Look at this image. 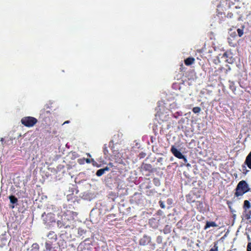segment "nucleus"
Masks as SVG:
<instances>
[{"mask_svg": "<svg viewBox=\"0 0 251 251\" xmlns=\"http://www.w3.org/2000/svg\"><path fill=\"white\" fill-rule=\"evenodd\" d=\"M74 219L73 212L67 210L63 214L61 220L57 221V226L59 228L73 229L74 227Z\"/></svg>", "mask_w": 251, "mask_h": 251, "instance_id": "obj_1", "label": "nucleus"}, {"mask_svg": "<svg viewBox=\"0 0 251 251\" xmlns=\"http://www.w3.org/2000/svg\"><path fill=\"white\" fill-rule=\"evenodd\" d=\"M235 190V196L239 197L249 191L250 189L247 182L245 180H242L238 183Z\"/></svg>", "mask_w": 251, "mask_h": 251, "instance_id": "obj_2", "label": "nucleus"}, {"mask_svg": "<svg viewBox=\"0 0 251 251\" xmlns=\"http://www.w3.org/2000/svg\"><path fill=\"white\" fill-rule=\"evenodd\" d=\"M21 122L22 125L27 127H33L38 122L36 118L31 116H25L22 118Z\"/></svg>", "mask_w": 251, "mask_h": 251, "instance_id": "obj_3", "label": "nucleus"}, {"mask_svg": "<svg viewBox=\"0 0 251 251\" xmlns=\"http://www.w3.org/2000/svg\"><path fill=\"white\" fill-rule=\"evenodd\" d=\"M40 116L45 120L47 118H50L51 117V112L50 110L44 108L40 111Z\"/></svg>", "mask_w": 251, "mask_h": 251, "instance_id": "obj_4", "label": "nucleus"}, {"mask_svg": "<svg viewBox=\"0 0 251 251\" xmlns=\"http://www.w3.org/2000/svg\"><path fill=\"white\" fill-rule=\"evenodd\" d=\"M45 213H44L42 215V217L43 218V220L45 222V224H48L50 223H52L54 222V217H53V214L52 213H49L47 215H46V218H44V214Z\"/></svg>", "mask_w": 251, "mask_h": 251, "instance_id": "obj_5", "label": "nucleus"}, {"mask_svg": "<svg viewBox=\"0 0 251 251\" xmlns=\"http://www.w3.org/2000/svg\"><path fill=\"white\" fill-rule=\"evenodd\" d=\"M171 151L175 156L176 157L181 159L183 158V155L177 150V149L174 146H172L171 149Z\"/></svg>", "mask_w": 251, "mask_h": 251, "instance_id": "obj_6", "label": "nucleus"}, {"mask_svg": "<svg viewBox=\"0 0 251 251\" xmlns=\"http://www.w3.org/2000/svg\"><path fill=\"white\" fill-rule=\"evenodd\" d=\"M52 241L50 240H47L45 242V250L44 251H56L53 250L54 249Z\"/></svg>", "mask_w": 251, "mask_h": 251, "instance_id": "obj_7", "label": "nucleus"}, {"mask_svg": "<svg viewBox=\"0 0 251 251\" xmlns=\"http://www.w3.org/2000/svg\"><path fill=\"white\" fill-rule=\"evenodd\" d=\"M48 237L49 239H50V241L56 242L57 239V235L55 233L54 231H50L49 232L48 234Z\"/></svg>", "mask_w": 251, "mask_h": 251, "instance_id": "obj_8", "label": "nucleus"}, {"mask_svg": "<svg viewBox=\"0 0 251 251\" xmlns=\"http://www.w3.org/2000/svg\"><path fill=\"white\" fill-rule=\"evenodd\" d=\"M244 164L246 165L249 169H251V151L246 157Z\"/></svg>", "mask_w": 251, "mask_h": 251, "instance_id": "obj_9", "label": "nucleus"}, {"mask_svg": "<svg viewBox=\"0 0 251 251\" xmlns=\"http://www.w3.org/2000/svg\"><path fill=\"white\" fill-rule=\"evenodd\" d=\"M217 225L214 222H206V225L204 227V229H206L210 227L217 226Z\"/></svg>", "mask_w": 251, "mask_h": 251, "instance_id": "obj_10", "label": "nucleus"}, {"mask_svg": "<svg viewBox=\"0 0 251 251\" xmlns=\"http://www.w3.org/2000/svg\"><path fill=\"white\" fill-rule=\"evenodd\" d=\"M251 203L248 200H245L244 202L243 208L245 209V212H247V210L251 208Z\"/></svg>", "mask_w": 251, "mask_h": 251, "instance_id": "obj_11", "label": "nucleus"}, {"mask_svg": "<svg viewBox=\"0 0 251 251\" xmlns=\"http://www.w3.org/2000/svg\"><path fill=\"white\" fill-rule=\"evenodd\" d=\"M7 243V239L3 236H0V246L3 247Z\"/></svg>", "mask_w": 251, "mask_h": 251, "instance_id": "obj_12", "label": "nucleus"}, {"mask_svg": "<svg viewBox=\"0 0 251 251\" xmlns=\"http://www.w3.org/2000/svg\"><path fill=\"white\" fill-rule=\"evenodd\" d=\"M194 60L193 58L189 57L185 60V64L186 65H190L194 63Z\"/></svg>", "mask_w": 251, "mask_h": 251, "instance_id": "obj_13", "label": "nucleus"}, {"mask_svg": "<svg viewBox=\"0 0 251 251\" xmlns=\"http://www.w3.org/2000/svg\"><path fill=\"white\" fill-rule=\"evenodd\" d=\"M106 170H108V168L107 167L105 168V169H99V170L97 171L96 173V175L98 176H100L104 174L105 171Z\"/></svg>", "mask_w": 251, "mask_h": 251, "instance_id": "obj_14", "label": "nucleus"}, {"mask_svg": "<svg viewBox=\"0 0 251 251\" xmlns=\"http://www.w3.org/2000/svg\"><path fill=\"white\" fill-rule=\"evenodd\" d=\"M9 198L10 202L13 204H15V203H17L18 201L17 198L16 197H15L14 196L11 195L9 196Z\"/></svg>", "mask_w": 251, "mask_h": 251, "instance_id": "obj_15", "label": "nucleus"}, {"mask_svg": "<svg viewBox=\"0 0 251 251\" xmlns=\"http://www.w3.org/2000/svg\"><path fill=\"white\" fill-rule=\"evenodd\" d=\"M245 217L247 220H249L251 218V210L248 212L247 210V212H245Z\"/></svg>", "mask_w": 251, "mask_h": 251, "instance_id": "obj_16", "label": "nucleus"}, {"mask_svg": "<svg viewBox=\"0 0 251 251\" xmlns=\"http://www.w3.org/2000/svg\"><path fill=\"white\" fill-rule=\"evenodd\" d=\"M193 112L195 113H199L201 111V108L199 107H195L193 108Z\"/></svg>", "mask_w": 251, "mask_h": 251, "instance_id": "obj_17", "label": "nucleus"}, {"mask_svg": "<svg viewBox=\"0 0 251 251\" xmlns=\"http://www.w3.org/2000/svg\"><path fill=\"white\" fill-rule=\"evenodd\" d=\"M32 248L34 251H38L39 249V246L37 243H34L32 245Z\"/></svg>", "mask_w": 251, "mask_h": 251, "instance_id": "obj_18", "label": "nucleus"}, {"mask_svg": "<svg viewBox=\"0 0 251 251\" xmlns=\"http://www.w3.org/2000/svg\"><path fill=\"white\" fill-rule=\"evenodd\" d=\"M237 31L239 37H241L243 35L244 32L243 29L238 28Z\"/></svg>", "mask_w": 251, "mask_h": 251, "instance_id": "obj_19", "label": "nucleus"}, {"mask_svg": "<svg viewBox=\"0 0 251 251\" xmlns=\"http://www.w3.org/2000/svg\"><path fill=\"white\" fill-rule=\"evenodd\" d=\"M242 170L243 171V173L245 174H247V173L249 172V170H248L247 169V168H246L245 165L244 164V165H242Z\"/></svg>", "mask_w": 251, "mask_h": 251, "instance_id": "obj_20", "label": "nucleus"}, {"mask_svg": "<svg viewBox=\"0 0 251 251\" xmlns=\"http://www.w3.org/2000/svg\"><path fill=\"white\" fill-rule=\"evenodd\" d=\"M103 152L105 155H107L108 154V151L107 150V147L106 146V145H104L103 147Z\"/></svg>", "mask_w": 251, "mask_h": 251, "instance_id": "obj_21", "label": "nucleus"}, {"mask_svg": "<svg viewBox=\"0 0 251 251\" xmlns=\"http://www.w3.org/2000/svg\"><path fill=\"white\" fill-rule=\"evenodd\" d=\"M145 238L146 237H144L143 238L141 239L140 241V244L142 245H145L146 244V241H145Z\"/></svg>", "mask_w": 251, "mask_h": 251, "instance_id": "obj_22", "label": "nucleus"}, {"mask_svg": "<svg viewBox=\"0 0 251 251\" xmlns=\"http://www.w3.org/2000/svg\"><path fill=\"white\" fill-rule=\"evenodd\" d=\"M151 168V165L150 164H145L143 166V168L146 170H149Z\"/></svg>", "mask_w": 251, "mask_h": 251, "instance_id": "obj_23", "label": "nucleus"}, {"mask_svg": "<svg viewBox=\"0 0 251 251\" xmlns=\"http://www.w3.org/2000/svg\"><path fill=\"white\" fill-rule=\"evenodd\" d=\"M209 251H218V246L215 245L214 247L211 248Z\"/></svg>", "mask_w": 251, "mask_h": 251, "instance_id": "obj_24", "label": "nucleus"}, {"mask_svg": "<svg viewBox=\"0 0 251 251\" xmlns=\"http://www.w3.org/2000/svg\"><path fill=\"white\" fill-rule=\"evenodd\" d=\"M160 206L162 208H165V204L162 201H159V202Z\"/></svg>", "mask_w": 251, "mask_h": 251, "instance_id": "obj_25", "label": "nucleus"}, {"mask_svg": "<svg viewBox=\"0 0 251 251\" xmlns=\"http://www.w3.org/2000/svg\"><path fill=\"white\" fill-rule=\"evenodd\" d=\"M247 251H251V243H249L248 244Z\"/></svg>", "mask_w": 251, "mask_h": 251, "instance_id": "obj_26", "label": "nucleus"}, {"mask_svg": "<svg viewBox=\"0 0 251 251\" xmlns=\"http://www.w3.org/2000/svg\"><path fill=\"white\" fill-rule=\"evenodd\" d=\"M83 160H85V161H86V162L87 163H90L91 162L90 160L89 159H88V158H87V159H85V158H84V159H83Z\"/></svg>", "mask_w": 251, "mask_h": 251, "instance_id": "obj_27", "label": "nucleus"}, {"mask_svg": "<svg viewBox=\"0 0 251 251\" xmlns=\"http://www.w3.org/2000/svg\"><path fill=\"white\" fill-rule=\"evenodd\" d=\"M182 159H183L185 163H186L187 162V158L184 155H183V158H182Z\"/></svg>", "mask_w": 251, "mask_h": 251, "instance_id": "obj_28", "label": "nucleus"}, {"mask_svg": "<svg viewBox=\"0 0 251 251\" xmlns=\"http://www.w3.org/2000/svg\"><path fill=\"white\" fill-rule=\"evenodd\" d=\"M70 123V121H65V122H64V123L63 124V125H65L66 124H68Z\"/></svg>", "mask_w": 251, "mask_h": 251, "instance_id": "obj_29", "label": "nucleus"}, {"mask_svg": "<svg viewBox=\"0 0 251 251\" xmlns=\"http://www.w3.org/2000/svg\"><path fill=\"white\" fill-rule=\"evenodd\" d=\"M78 162H79V164H82V163H83L82 162H81V161H80V160H78Z\"/></svg>", "mask_w": 251, "mask_h": 251, "instance_id": "obj_30", "label": "nucleus"}, {"mask_svg": "<svg viewBox=\"0 0 251 251\" xmlns=\"http://www.w3.org/2000/svg\"><path fill=\"white\" fill-rule=\"evenodd\" d=\"M248 240H250V238L249 236H248Z\"/></svg>", "mask_w": 251, "mask_h": 251, "instance_id": "obj_31", "label": "nucleus"}, {"mask_svg": "<svg viewBox=\"0 0 251 251\" xmlns=\"http://www.w3.org/2000/svg\"><path fill=\"white\" fill-rule=\"evenodd\" d=\"M1 141H3V139L2 138H1Z\"/></svg>", "mask_w": 251, "mask_h": 251, "instance_id": "obj_32", "label": "nucleus"}, {"mask_svg": "<svg viewBox=\"0 0 251 251\" xmlns=\"http://www.w3.org/2000/svg\"><path fill=\"white\" fill-rule=\"evenodd\" d=\"M187 166H190V164H188L187 165Z\"/></svg>", "mask_w": 251, "mask_h": 251, "instance_id": "obj_33", "label": "nucleus"}]
</instances>
